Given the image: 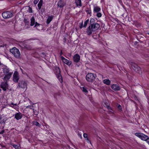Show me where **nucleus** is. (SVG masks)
Returning a JSON list of instances; mask_svg holds the SVG:
<instances>
[{
	"mask_svg": "<svg viewBox=\"0 0 149 149\" xmlns=\"http://www.w3.org/2000/svg\"><path fill=\"white\" fill-rule=\"evenodd\" d=\"M94 18H91L90 20V25L86 29V33L88 35H91L92 33L98 30L100 27V25L95 22Z\"/></svg>",
	"mask_w": 149,
	"mask_h": 149,
	"instance_id": "1",
	"label": "nucleus"
},
{
	"mask_svg": "<svg viewBox=\"0 0 149 149\" xmlns=\"http://www.w3.org/2000/svg\"><path fill=\"white\" fill-rule=\"evenodd\" d=\"M3 73L5 74L3 79L6 81H8L11 77L13 73V72H10L9 68L5 66L2 68Z\"/></svg>",
	"mask_w": 149,
	"mask_h": 149,
	"instance_id": "2",
	"label": "nucleus"
},
{
	"mask_svg": "<svg viewBox=\"0 0 149 149\" xmlns=\"http://www.w3.org/2000/svg\"><path fill=\"white\" fill-rule=\"evenodd\" d=\"M135 135L141 140L146 141L147 143L149 141V137L148 136L141 132H136Z\"/></svg>",
	"mask_w": 149,
	"mask_h": 149,
	"instance_id": "3",
	"label": "nucleus"
},
{
	"mask_svg": "<svg viewBox=\"0 0 149 149\" xmlns=\"http://www.w3.org/2000/svg\"><path fill=\"white\" fill-rule=\"evenodd\" d=\"M10 52L14 56L17 58H20V53L19 49L15 47H13L10 49Z\"/></svg>",
	"mask_w": 149,
	"mask_h": 149,
	"instance_id": "4",
	"label": "nucleus"
},
{
	"mask_svg": "<svg viewBox=\"0 0 149 149\" xmlns=\"http://www.w3.org/2000/svg\"><path fill=\"white\" fill-rule=\"evenodd\" d=\"M96 76V74L94 73H88L86 76V79L87 81L92 82L95 80Z\"/></svg>",
	"mask_w": 149,
	"mask_h": 149,
	"instance_id": "5",
	"label": "nucleus"
},
{
	"mask_svg": "<svg viewBox=\"0 0 149 149\" xmlns=\"http://www.w3.org/2000/svg\"><path fill=\"white\" fill-rule=\"evenodd\" d=\"M54 72L56 75V77L58 79L61 83L63 81L62 77L60 74L61 71L58 67H56L54 70Z\"/></svg>",
	"mask_w": 149,
	"mask_h": 149,
	"instance_id": "6",
	"label": "nucleus"
},
{
	"mask_svg": "<svg viewBox=\"0 0 149 149\" xmlns=\"http://www.w3.org/2000/svg\"><path fill=\"white\" fill-rule=\"evenodd\" d=\"M2 15L4 18H9L13 16V13L9 11H6L2 13Z\"/></svg>",
	"mask_w": 149,
	"mask_h": 149,
	"instance_id": "7",
	"label": "nucleus"
},
{
	"mask_svg": "<svg viewBox=\"0 0 149 149\" xmlns=\"http://www.w3.org/2000/svg\"><path fill=\"white\" fill-rule=\"evenodd\" d=\"M7 81H6L2 82L0 85V87L2 88L4 91H6L9 88V86Z\"/></svg>",
	"mask_w": 149,
	"mask_h": 149,
	"instance_id": "8",
	"label": "nucleus"
},
{
	"mask_svg": "<svg viewBox=\"0 0 149 149\" xmlns=\"http://www.w3.org/2000/svg\"><path fill=\"white\" fill-rule=\"evenodd\" d=\"M132 68L137 73L141 74L142 73V71L140 68L136 64L133 63L132 64Z\"/></svg>",
	"mask_w": 149,
	"mask_h": 149,
	"instance_id": "9",
	"label": "nucleus"
},
{
	"mask_svg": "<svg viewBox=\"0 0 149 149\" xmlns=\"http://www.w3.org/2000/svg\"><path fill=\"white\" fill-rule=\"evenodd\" d=\"M27 84L26 81L24 80H20L18 83L17 88H27Z\"/></svg>",
	"mask_w": 149,
	"mask_h": 149,
	"instance_id": "10",
	"label": "nucleus"
},
{
	"mask_svg": "<svg viewBox=\"0 0 149 149\" xmlns=\"http://www.w3.org/2000/svg\"><path fill=\"white\" fill-rule=\"evenodd\" d=\"M19 79V76L18 72L15 71L13 75V80L14 82L17 83L18 82Z\"/></svg>",
	"mask_w": 149,
	"mask_h": 149,
	"instance_id": "11",
	"label": "nucleus"
},
{
	"mask_svg": "<svg viewBox=\"0 0 149 149\" xmlns=\"http://www.w3.org/2000/svg\"><path fill=\"white\" fill-rule=\"evenodd\" d=\"M65 5L66 3L63 0H59L57 4V6L60 8H63Z\"/></svg>",
	"mask_w": 149,
	"mask_h": 149,
	"instance_id": "12",
	"label": "nucleus"
},
{
	"mask_svg": "<svg viewBox=\"0 0 149 149\" xmlns=\"http://www.w3.org/2000/svg\"><path fill=\"white\" fill-rule=\"evenodd\" d=\"M80 57L78 54H76L73 56V60L75 63H78L80 61Z\"/></svg>",
	"mask_w": 149,
	"mask_h": 149,
	"instance_id": "13",
	"label": "nucleus"
},
{
	"mask_svg": "<svg viewBox=\"0 0 149 149\" xmlns=\"http://www.w3.org/2000/svg\"><path fill=\"white\" fill-rule=\"evenodd\" d=\"M89 22V20L88 19H87L84 22V24L83 25V22H82L81 23L80 26L79 28L80 29H81L83 27L86 28Z\"/></svg>",
	"mask_w": 149,
	"mask_h": 149,
	"instance_id": "14",
	"label": "nucleus"
},
{
	"mask_svg": "<svg viewBox=\"0 0 149 149\" xmlns=\"http://www.w3.org/2000/svg\"><path fill=\"white\" fill-rule=\"evenodd\" d=\"M22 114L20 112H19L17 113L15 115V118L17 120H18L22 118Z\"/></svg>",
	"mask_w": 149,
	"mask_h": 149,
	"instance_id": "15",
	"label": "nucleus"
},
{
	"mask_svg": "<svg viewBox=\"0 0 149 149\" xmlns=\"http://www.w3.org/2000/svg\"><path fill=\"white\" fill-rule=\"evenodd\" d=\"M111 88L113 90L115 91H119L120 90V87L117 84H113L111 86Z\"/></svg>",
	"mask_w": 149,
	"mask_h": 149,
	"instance_id": "16",
	"label": "nucleus"
},
{
	"mask_svg": "<svg viewBox=\"0 0 149 149\" xmlns=\"http://www.w3.org/2000/svg\"><path fill=\"white\" fill-rule=\"evenodd\" d=\"M34 27L36 28L38 30H40L42 29V26L41 24L38 23L37 22H35V25Z\"/></svg>",
	"mask_w": 149,
	"mask_h": 149,
	"instance_id": "17",
	"label": "nucleus"
},
{
	"mask_svg": "<svg viewBox=\"0 0 149 149\" xmlns=\"http://www.w3.org/2000/svg\"><path fill=\"white\" fill-rule=\"evenodd\" d=\"M6 120H5L2 117L1 115H0V124H3L4 126L3 127V128H4V125L5 124Z\"/></svg>",
	"mask_w": 149,
	"mask_h": 149,
	"instance_id": "18",
	"label": "nucleus"
},
{
	"mask_svg": "<svg viewBox=\"0 0 149 149\" xmlns=\"http://www.w3.org/2000/svg\"><path fill=\"white\" fill-rule=\"evenodd\" d=\"M100 10V8L98 6H94L93 7V12L94 13L99 12Z\"/></svg>",
	"mask_w": 149,
	"mask_h": 149,
	"instance_id": "19",
	"label": "nucleus"
},
{
	"mask_svg": "<svg viewBox=\"0 0 149 149\" xmlns=\"http://www.w3.org/2000/svg\"><path fill=\"white\" fill-rule=\"evenodd\" d=\"M75 3L77 6H82L81 0H75Z\"/></svg>",
	"mask_w": 149,
	"mask_h": 149,
	"instance_id": "20",
	"label": "nucleus"
},
{
	"mask_svg": "<svg viewBox=\"0 0 149 149\" xmlns=\"http://www.w3.org/2000/svg\"><path fill=\"white\" fill-rule=\"evenodd\" d=\"M31 24L30 26H33L34 24L35 25V19L33 17L30 19Z\"/></svg>",
	"mask_w": 149,
	"mask_h": 149,
	"instance_id": "21",
	"label": "nucleus"
},
{
	"mask_svg": "<svg viewBox=\"0 0 149 149\" xmlns=\"http://www.w3.org/2000/svg\"><path fill=\"white\" fill-rule=\"evenodd\" d=\"M54 16L52 15H51V16H49L46 21V23L48 24H49L50 22H51V21L52 20Z\"/></svg>",
	"mask_w": 149,
	"mask_h": 149,
	"instance_id": "22",
	"label": "nucleus"
},
{
	"mask_svg": "<svg viewBox=\"0 0 149 149\" xmlns=\"http://www.w3.org/2000/svg\"><path fill=\"white\" fill-rule=\"evenodd\" d=\"M63 62L68 65H70L72 64V61L65 59L63 61Z\"/></svg>",
	"mask_w": 149,
	"mask_h": 149,
	"instance_id": "23",
	"label": "nucleus"
},
{
	"mask_svg": "<svg viewBox=\"0 0 149 149\" xmlns=\"http://www.w3.org/2000/svg\"><path fill=\"white\" fill-rule=\"evenodd\" d=\"M103 83L107 85H109L111 83V81L109 79H105L103 80Z\"/></svg>",
	"mask_w": 149,
	"mask_h": 149,
	"instance_id": "24",
	"label": "nucleus"
},
{
	"mask_svg": "<svg viewBox=\"0 0 149 149\" xmlns=\"http://www.w3.org/2000/svg\"><path fill=\"white\" fill-rule=\"evenodd\" d=\"M23 46V47L25 48L26 49L28 50L31 49V47L29 45L24 44Z\"/></svg>",
	"mask_w": 149,
	"mask_h": 149,
	"instance_id": "25",
	"label": "nucleus"
},
{
	"mask_svg": "<svg viewBox=\"0 0 149 149\" xmlns=\"http://www.w3.org/2000/svg\"><path fill=\"white\" fill-rule=\"evenodd\" d=\"M43 3V0H40L38 3V7L39 10L41 8Z\"/></svg>",
	"mask_w": 149,
	"mask_h": 149,
	"instance_id": "26",
	"label": "nucleus"
},
{
	"mask_svg": "<svg viewBox=\"0 0 149 149\" xmlns=\"http://www.w3.org/2000/svg\"><path fill=\"white\" fill-rule=\"evenodd\" d=\"M81 89L82 91L84 93V94L85 95H86L88 93V91L86 89V88L84 87H83L82 88L81 87Z\"/></svg>",
	"mask_w": 149,
	"mask_h": 149,
	"instance_id": "27",
	"label": "nucleus"
},
{
	"mask_svg": "<svg viewBox=\"0 0 149 149\" xmlns=\"http://www.w3.org/2000/svg\"><path fill=\"white\" fill-rule=\"evenodd\" d=\"M32 123L33 125L38 126V127H40L41 125L38 122L36 121H33L32 122Z\"/></svg>",
	"mask_w": 149,
	"mask_h": 149,
	"instance_id": "28",
	"label": "nucleus"
},
{
	"mask_svg": "<svg viewBox=\"0 0 149 149\" xmlns=\"http://www.w3.org/2000/svg\"><path fill=\"white\" fill-rule=\"evenodd\" d=\"M86 11L87 14H90V16H91V11L90 9H89L88 8H87L86 10Z\"/></svg>",
	"mask_w": 149,
	"mask_h": 149,
	"instance_id": "29",
	"label": "nucleus"
},
{
	"mask_svg": "<svg viewBox=\"0 0 149 149\" xmlns=\"http://www.w3.org/2000/svg\"><path fill=\"white\" fill-rule=\"evenodd\" d=\"M24 22L26 25H28V24L29 23V21H28L27 19H24Z\"/></svg>",
	"mask_w": 149,
	"mask_h": 149,
	"instance_id": "30",
	"label": "nucleus"
},
{
	"mask_svg": "<svg viewBox=\"0 0 149 149\" xmlns=\"http://www.w3.org/2000/svg\"><path fill=\"white\" fill-rule=\"evenodd\" d=\"M106 107H107V108L109 110V111H113L111 107H110L108 104H107V105H106Z\"/></svg>",
	"mask_w": 149,
	"mask_h": 149,
	"instance_id": "31",
	"label": "nucleus"
},
{
	"mask_svg": "<svg viewBox=\"0 0 149 149\" xmlns=\"http://www.w3.org/2000/svg\"><path fill=\"white\" fill-rule=\"evenodd\" d=\"M27 11L29 13H32L33 12V11L32 8L29 6V8L27 10Z\"/></svg>",
	"mask_w": 149,
	"mask_h": 149,
	"instance_id": "32",
	"label": "nucleus"
},
{
	"mask_svg": "<svg viewBox=\"0 0 149 149\" xmlns=\"http://www.w3.org/2000/svg\"><path fill=\"white\" fill-rule=\"evenodd\" d=\"M33 113L36 115H37L38 114V112L36 110H35L34 109H33Z\"/></svg>",
	"mask_w": 149,
	"mask_h": 149,
	"instance_id": "33",
	"label": "nucleus"
},
{
	"mask_svg": "<svg viewBox=\"0 0 149 149\" xmlns=\"http://www.w3.org/2000/svg\"><path fill=\"white\" fill-rule=\"evenodd\" d=\"M11 145L12 146H13V147L15 148L16 149H18L19 148L18 146L17 145H16V144L12 145V144H11Z\"/></svg>",
	"mask_w": 149,
	"mask_h": 149,
	"instance_id": "34",
	"label": "nucleus"
},
{
	"mask_svg": "<svg viewBox=\"0 0 149 149\" xmlns=\"http://www.w3.org/2000/svg\"><path fill=\"white\" fill-rule=\"evenodd\" d=\"M97 16L98 17H100L102 16V14L100 13H97Z\"/></svg>",
	"mask_w": 149,
	"mask_h": 149,
	"instance_id": "35",
	"label": "nucleus"
},
{
	"mask_svg": "<svg viewBox=\"0 0 149 149\" xmlns=\"http://www.w3.org/2000/svg\"><path fill=\"white\" fill-rule=\"evenodd\" d=\"M67 40V38H66L65 37H64L63 39V44L65 45V43Z\"/></svg>",
	"mask_w": 149,
	"mask_h": 149,
	"instance_id": "36",
	"label": "nucleus"
},
{
	"mask_svg": "<svg viewBox=\"0 0 149 149\" xmlns=\"http://www.w3.org/2000/svg\"><path fill=\"white\" fill-rule=\"evenodd\" d=\"M10 105H15V106H16V105H17V104H14V103H11L10 104V107H13V108H14V107H13V106H11Z\"/></svg>",
	"mask_w": 149,
	"mask_h": 149,
	"instance_id": "37",
	"label": "nucleus"
},
{
	"mask_svg": "<svg viewBox=\"0 0 149 149\" xmlns=\"http://www.w3.org/2000/svg\"><path fill=\"white\" fill-rule=\"evenodd\" d=\"M111 111H108V113L109 114H110V115L113 114V113Z\"/></svg>",
	"mask_w": 149,
	"mask_h": 149,
	"instance_id": "38",
	"label": "nucleus"
},
{
	"mask_svg": "<svg viewBox=\"0 0 149 149\" xmlns=\"http://www.w3.org/2000/svg\"><path fill=\"white\" fill-rule=\"evenodd\" d=\"M39 0H34L33 3L35 4H36L37 3Z\"/></svg>",
	"mask_w": 149,
	"mask_h": 149,
	"instance_id": "39",
	"label": "nucleus"
},
{
	"mask_svg": "<svg viewBox=\"0 0 149 149\" xmlns=\"http://www.w3.org/2000/svg\"><path fill=\"white\" fill-rule=\"evenodd\" d=\"M118 108L120 110H121L122 109L121 106L120 104H118Z\"/></svg>",
	"mask_w": 149,
	"mask_h": 149,
	"instance_id": "40",
	"label": "nucleus"
},
{
	"mask_svg": "<svg viewBox=\"0 0 149 149\" xmlns=\"http://www.w3.org/2000/svg\"><path fill=\"white\" fill-rule=\"evenodd\" d=\"M83 136L85 138H86L88 137L87 134L86 133L84 134Z\"/></svg>",
	"mask_w": 149,
	"mask_h": 149,
	"instance_id": "41",
	"label": "nucleus"
},
{
	"mask_svg": "<svg viewBox=\"0 0 149 149\" xmlns=\"http://www.w3.org/2000/svg\"><path fill=\"white\" fill-rule=\"evenodd\" d=\"M41 13L42 14V13L44 12L45 11V10L44 8H42L41 10Z\"/></svg>",
	"mask_w": 149,
	"mask_h": 149,
	"instance_id": "42",
	"label": "nucleus"
},
{
	"mask_svg": "<svg viewBox=\"0 0 149 149\" xmlns=\"http://www.w3.org/2000/svg\"><path fill=\"white\" fill-rule=\"evenodd\" d=\"M86 140L87 141V142L88 143L89 142L90 143H91V142L89 140V139L88 137L86 138Z\"/></svg>",
	"mask_w": 149,
	"mask_h": 149,
	"instance_id": "43",
	"label": "nucleus"
},
{
	"mask_svg": "<svg viewBox=\"0 0 149 149\" xmlns=\"http://www.w3.org/2000/svg\"><path fill=\"white\" fill-rule=\"evenodd\" d=\"M61 57L63 61L64 60H65L66 59V58H65L64 57H63V56H61Z\"/></svg>",
	"mask_w": 149,
	"mask_h": 149,
	"instance_id": "44",
	"label": "nucleus"
},
{
	"mask_svg": "<svg viewBox=\"0 0 149 149\" xmlns=\"http://www.w3.org/2000/svg\"><path fill=\"white\" fill-rule=\"evenodd\" d=\"M4 132V130H2V131L0 132V134H3Z\"/></svg>",
	"mask_w": 149,
	"mask_h": 149,
	"instance_id": "45",
	"label": "nucleus"
},
{
	"mask_svg": "<svg viewBox=\"0 0 149 149\" xmlns=\"http://www.w3.org/2000/svg\"><path fill=\"white\" fill-rule=\"evenodd\" d=\"M114 20L117 22H118L119 21L118 19L117 18H115L114 19Z\"/></svg>",
	"mask_w": 149,
	"mask_h": 149,
	"instance_id": "46",
	"label": "nucleus"
},
{
	"mask_svg": "<svg viewBox=\"0 0 149 149\" xmlns=\"http://www.w3.org/2000/svg\"><path fill=\"white\" fill-rule=\"evenodd\" d=\"M6 46H7V45L5 44L4 45H1V46L0 47H4V46H5L6 47Z\"/></svg>",
	"mask_w": 149,
	"mask_h": 149,
	"instance_id": "47",
	"label": "nucleus"
},
{
	"mask_svg": "<svg viewBox=\"0 0 149 149\" xmlns=\"http://www.w3.org/2000/svg\"><path fill=\"white\" fill-rule=\"evenodd\" d=\"M118 1L120 3H122V1L121 0H118Z\"/></svg>",
	"mask_w": 149,
	"mask_h": 149,
	"instance_id": "48",
	"label": "nucleus"
},
{
	"mask_svg": "<svg viewBox=\"0 0 149 149\" xmlns=\"http://www.w3.org/2000/svg\"><path fill=\"white\" fill-rule=\"evenodd\" d=\"M63 54V52H62V50H61V52H60V56L62 54Z\"/></svg>",
	"mask_w": 149,
	"mask_h": 149,
	"instance_id": "49",
	"label": "nucleus"
},
{
	"mask_svg": "<svg viewBox=\"0 0 149 149\" xmlns=\"http://www.w3.org/2000/svg\"><path fill=\"white\" fill-rule=\"evenodd\" d=\"M31 106H27V107H26V108H30V109H31V108L30 107H31Z\"/></svg>",
	"mask_w": 149,
	"mask_h": 149,
	"instance_id": "50",
	"label": "nucleus"
},
{
	"mask_svg": "<svg viewBox=\"0 0 149 149\" xmlns=\"http://www.w3.org/2000/svg\"><path fill=\"white\" fill-rule=\"evenodd\" d=\"M105 104V106H105L106 107V105H107V104H108L109 105V104L108 103H106V102H105L104 103Z\"/></svg>",
	"mask_w": 149,
	"mask_h": 149,
	"instance_id": "51",
	"label": "nucleus"
},
{
	"mask_svg": "<svg viewBox=\"0 0 149 149\" xmlns=\"http://www.w3.org/2000/svg\"><path fill=\"white\" fill-rule=\"evenodd\" d=\"M42 54L43 55H45V53L44 52H42Z\"/></svg>",
	"mask_w": 149,
	"mask_h": 149,
	"instance_id": "52",
	"label": "nucleus"
},
{
	"mask_svg": "<svg viewBox=\"0 0 149 149\" xmlns=\"http://www.w3.org/2000/svg\"><path fill=\"white\" fill-rule=\"evenodd\" d=\"M80 137H81V138H82V136H81V135H80Z\"/></svg>",
	"mask_w": 149,
	"mask_h": 149,
	"instance_id": "53",
	"label": "nucleus"
}]
</instances>
